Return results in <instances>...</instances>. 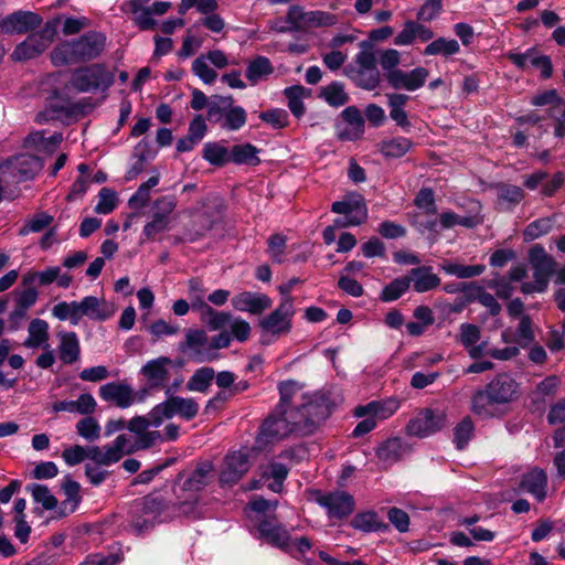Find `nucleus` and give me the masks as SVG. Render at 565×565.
<instances>
[{"label":"nucleus","mask_w":565,"mask_h":565,"mask_svg":"<svg viewBox=\"0 0 565 565\" xmlns=\"http://www.w3.org/2000/svg\"><path fill=\"white\" fill-rule=\"evenodd\" d=\"M519 394V384L508 374L497 375L471 398L472 412L483 418L500 414L501 407L513 402Z\"/></svg>","instance_id":"f257e3e1"},{"label":"nucleus","mask_w":565,"mask_h":565,"mask_svg":"<svg viewBox=\"0 0 565 565\" xmlns=\"http://www.w3.org/2000/svg\"><path fill=\"white\" fill-rule=\"evenodd\" d=\"M106 36L89 31L72 41H64L51 52V61L55 66L85 63L99 57L105 50Z\"/></svg>","instance_id":"f03ea898"},{"label":"nucleus","mask_w":565,"mask_h":565,"mask_svg":"<svg viewBox=\"0 0 565 565\" xmlns=\"http://www.w3.org/2000/svg\"><path fill=\"white\" fill-rule=\"evenodd\" d=\"M361 50L352 63L345 66L344 74L358 86L366 90L375 89L381 82L376 55L369 42H361Z\"/></svg>","instance_id":"7ed1b4c3"},{"label":"nucleus","mask_w":565,"mask_h":565,"mask_svg":"<svg viewBox=\"0 0 565 565\" xmlns=\"http://www.w3.org/2000/svg\"><path fill=\"white\" fill-rule=\"evenodd\" d=\"M330 404L322 394H311L292 408V418L296 419L299 434H312L330 415Z\"/></svg>","instance_id":"20e7f679"},{"label":"nucleus","mask_w":565,"mask_h":565,"mask_svg":"<svg viewBox=\"0 0 565 565\" xmlns=\"http://www.w3.org/2000/svg\"><path fill=\"white\" fill-rule=\"evenodd\" d=\"M207 120L227 131H237L247 120V113L242 106L234 105L232 96H213L209 103Z\"/></svg>","instance_id":"39448f33"},{"label":"nucleus","mask_w":565,"mask_h":565,"mask_svg":"<svg viewBox=\"0 0 565 565\" xmlns=\"http://www.w3.org/2000/svg\"><path fill=\"white\" fill-rule=\"evenodd\" d=\"M150 426L154 427L152 409L147 416H135L128 423L126 422V428H128L131 434H120L117 436L127 439L126 455L148 449L159 443L161 433L158 430H149L148 428Z\"/></svg>","instance_id":"423d86ee"},{"label":"nucleus","mask_w":565,"mask_h":565,"mask_svg":"<svg viewBox=\"0 0 565 565\" xmlns=\"http://www.w3.org/2000/svg\"><path fill=\"white\" fill-rule=\"evenodd\" d=\"M71 86L79 93L106 90L114 83V75L104 64H90L74 70Z\"/></svg>","instance_id":"0eeeda50"},{"label":"nucleus","mask_w":565,"mask_h":565,"mask_svg":"<svg viewBox=\"0 0 565 565\" xmlns=\"http://www.w3.org/2000/svg\"><path fill=\"white\" fill-rule=\"evenodd\" d=\"M331 211L343 215V217L334 220L335 227L358 226L367 218L365 200L358 192H350L341 201L333 202Z\"/></svg>","instance_id":"6e6552de"},{"label":"nucleus","mask_w":565,"mask_h":565,"mask_svg":"<svg viewBox=\"0 0 565 565\" xmlns=\"http://www.w3.org/2000/svg\"><path fill=\"white\" fill-rule=\"evenodd\" d=\"M287 26L279 31H303L312 28L329 26L337 23V17L324 11H303L299 6H291L286 15Z\"/></svg>","instance_id":"1a4fd4ad"},{"label":"nucleus","mask_w":565,"mask_h":565,"mask_svg":"<svg viewBox=\"0 0 565 565\" xmlns=\"http://www.w3.org/2000/svg\"><path fill=\"white\" fill-rule=\"evenodd\" d=\"M199 413V405L193 398L170 396L152 408L154 427H159L166 419L178 415L185 420L193 419Z\"/></svg>","instance_id":"9d476101"},{"label":"nucleus","mask_w":565,"mask_h":565,"mask_svg":"<svg viewBox=\"0 0 565 565\" xmlns=\"http://www.w3.org/2000/svg\"><path fill=\"white\" fill-rule=\"evenodd\" d=\"M295 312L292 298L284 297L278 307L260 320L259 327L273 335L288 334L292 328Z\"/></svg>","instance_id":"9b49d317"},{"label":"nucleus","mask_w":565,"mask_h":565,"mask_svg":"<svg viewBox=\"0 0 565 565\" xmlns=\"http://www.w3.org/2000/svg\"><path fill=\"white\" fill-rule=\"evenodd\" d=\"M54 28L46 23L41 30L31 33L23 42L18 44L12 52V60L25 61L42 54L53 42Z\"/></svg>","instance_id":"f8f14e48"},{"label":"nucleus","mask_w":565,"mask_h":565,"mask_svg":"<svg viewBox=\"0 0 565 565\" xmlns=\"http://www.w3.org/2000/svg\"><path fill=\"white\" fill-rule=\"evenodd\" d=\"M180 350L189 353L190 358L198 363L212 362L218 359L212 349L211 339L204 330L188 329L185 339L180 343Z\"/></svg>","instance_id":"ddd939ff"},{"label":"nucleus","mask_w":565,"mask_h":565,"mask_svg":"<svg viewBox=\"0 0 565 565\" xmlns=\"http://www.w3.org/2000/svg\"><path fill=\"white\" fill-rule=\"evenodd\" d=\"M316 501L327 511L331 520H341L349 516L355 507L354 498L342 490L318 492Z\"/></svg>","instance_id":"4468645a"},{"label":"nucleus","mask_w":565,"mask_h":565,"mask_svg":"<svg viewBox=\"0 0 565 565\" xmlns=\"http://www.w3.org/2000/svg\"><path fill=\"white\" fill-rule=\"evenodd\" d=\"M446 423V414L443 411L426 408L409 420L406 430L411 436L426 437L440 430Z\"/></svg>","instance_id":"2eb2a0df"},{"label":"nucleus","mask_w":565,"mask_h":565,"mask_svg":"<svg viewBox=\"0 0 565 565\" xmlns=\"http://www.w3.org/2000/svg\"><path fill=\"white\" fill-rule=\"evenodd\" d=\"M429 76L426 67L418 66L408 72L403 70L393 71L385 75L388 85L394 89L415 92L422 88Z\"/></svg>","instance_id":"dca6fc26"},{"label":"nucleus","mask_w":565,"mask_h":565,"mask_svg":"<svg viewBox=\"0 0 565 565\" xmlns=\"http://www.w3.org/2000/svg\"><path fill=\"white\" fill-rule=\"evenodd\" d=\"M291 414L292 409H279L277 415L269 416L262 425V435L280 439L291 433H299Z\"/></svg>","instance_id":"f3484780"},{"label":"nucleus","mask_w":565,"mask_h":565,"mask_svg":"<svg viewBox=\"0 0 565 565\" xmlns=\"http://www.w3.org/2000/svg\"><path fill=\"white\" fill-rule=\"evenodd\" d=\"M127 439L124 437H116L111 444L104 446L87 447V457L94 462L93 466H110L118 462L126 454Z\"/></svg>","instance_id":"a211bd4d"},{"label":"nucleus","mask_w":565,"mask_h":565,"mask_svg":"<svg viewBox=\"0 0 565 565\" xmlns=\"http://www.w3.org/2000/svg\"><path fill=\"white\" fill-rule=\"evenodd\" d=\"M40 14L32 11H15L0 22V28L4 33L24 34L38 29L42 24Z\"/></svg>","instance_id":"6ab92c4d"},{"label":"nucleus","mask_w":565,"mask_h":565,"mask_svg":"<svg viewBox=\"0 0 565 565\" xmlns=\"http://www.w3.org/2000/svg\"><path fill=\"white\" fill-rule=\"evenodd\" d=\"M98 394L103 401L122 409L130 407L136 402L135 391L125 382L106 383L99 387Z\"/></svg>","instance_id":"aec40b11"},{"label":"nucleus","mask_w":565,"mask_h":565,"mask_svg":"<svg viewBox=\"0 0 565 565\" xmlns=\"http://www.w3.org/2000/svg\"><path fill=\"white\" fill-rule=\"evenodd\" d=\"M172 364L170 358L159 356L146 362L140 369V374L151 388H160L169 381Z\"/></svg>","instance_id":"412c9836"},{"label":"nucleus","mask_w":565,"mask_h":565,"mask_svg":"<svg viewBox=\"0 0 565 565\" xmlns=\"http://www.w3.org/2000/svg\"><path fill=\"white\" fill-rule=\"evenodd\" d=\"M250 468L247 454L243 451H233L228 454L223 463L220 473V481L223 484L236 483Z\"/></svg>","instance_id":"4be33fe9"},{"label":"nucleus","mask_w":565,"mask_h":565,"mask_svg":"<svg viewBox=\"0 0 565 565\" xmlns=\"http://www.w3.org/2000/svg\"><path fill=\"white\" fill-rule=\"evenodd\" d=\"M271 305V299L262 292L242 291L232 298V306L235 310L250 315H260Z\"/></svg>","instance_id":"5701e85b"},{"label":"nucleus","mask_w":565,"mask_h":565,"mask_svg":"<svg viewBox=\"0 0 565 565\" xmlns=\"http://www.w3.org/2000/svg\"><path fill=\"white\" fill-rule=\"evenodd\" d=\"M163 508L161 500L151 497L145 498L139 509L140 514L134 519L131 524L136 532L141 533L160 522Z\"/></svg>","instance_id":"b1692460"},{"label":"nucleus","mask_w":565,"mask_h":565,"mask_svg":"<svg viewBox=\"0 0 565 565\" xmlns=\"http://www.w3.org/2000/svg\"><path fill=\"white\" fill-rule=\"evenodd\" d=\"M481 330L478 326L472 323H462L459 328L458 341L467 350L471 359H480L484 356L486 347L488 341H482Z\"/></svg>","instance_id":"393cba45"},{"label":"nucleus","mask_w":565,"mask_h":565,"mask_svg":"<svg viewBox=\"0 0 565 565\" xmlns=\"http://www.w3.org/2000/svg\"><path fill=\"white\" fill-rule=\"evenodd\" d=\"M81 315L95 321H105L111 318L116 311L115 306L104 298L86 296L79 301Z\"/></svg>","instance_id":"a878e982"},{"label":"nucleus","mask_w":565,"mask_h":565,"mask_svg":"<svg viewBox=\"0 0 565 565\" xmlns=\"http://www.w3.org/2000/svg\"><path fill=\"white\" fill-rule=\"evenodd\" d=\"M399 408V402L396 398H387L383 401H372L366 405H360L354 409V416H371L376 422L391 417Z\"/></svg>","instance_id":"bb28decb"},{"label":"nucleus","mask_w":565,"mask_h":565,"mask_svg":"<svg viewBox=\"0 0 565 565\" xmlns=\"http://www.w3.org/2000/svg\"><path fill=\"white\" fill-rule=\"evenodd\" d=\"M149 0H128L121 6V10L134 15L135 23L141 30H151L157 22L152 18L150 8L147 6Z\"/></svg>","instance_id":"cd10ccee"},{"label":"nucleus","mask_w":565,"mask_h":565,"mask_svg":"<svg viewBox=\"0 0 565 565\" xmlns=\"http://www.w3.org/2000/svg\"><path fill=\"white\" fill-rule=\"evenodd\" d=\"M49 323L45 320L40 318L31 320L28 327V338L23 345L28 349H49Z\"/></svg>","instance_id":"c85d7f7f"},{"label":"nucleus","mask_w":565,"mask_h":565,"mask_svg":"<svg viewBox=\"0 0 565 565\" xmlns=\"http://www.w3.org/2000/svg\"><path fill=\"white\" fill-rule=\"evenodd\" d=\"M547 476L542 469H533L523 475L520 489L531 493L542 502L546 498Z\"/></svg>","instance_id":"c756f323"},{"label":"nucleus","mask_w":565,"mask_h":565,"mask_svg":"<svg viewBox=\"0 0 565 565\" xmlns=\"http://www.w3.org/2000/svg\"><path fill=\"white\" fill-rule=\"evenodd\" d=\"M193 309L201 312L202 319L206 322L211 330H220L224 327H227L233 316L230 312L214 310L199 296L194 300Z\"/></svg>","instance_id":"7c9ffc66"},{"label":"nucleus","mask_w":565,"mask_h":565,"mask_svg":"<svg viewBox=\"0 0 565 565\" xmlns=\"http://www.w3.org/2000/svg\"><path fill=\"white\" fill-rule=\"evenodd\" d=\"M408 278L413 282V289L419 294L433 290L440 285V278L433 273L430 266L413 268Z\"/></svg>","instance_id":"2f4dec72"},{"label":"nucleus","mask_w":565,"mask_h":565,"mask_svg":"<svg viewBox=\"0 0 565 565\" xmlns=\"http://www.w3.org/2000/svg\"><path fill=\"white\" fill-rule=\"evenodd\" d=\"M387 106L390 108V117L397 126L407 130L411 127L408 115L405 110V106L411 99L406 94L393 93L387 94Z\"/></svg>","instance_id":"473e14b6"},{"label":"nucleus","mask_w":565,"mask_h":565,"mask_svg":"<svg viewBox=\"0 0 565 565\" xmlns=\"http://www.w3.org/2000/svg\"><path fill=\"white\" fill-rule=\"evenodd\" d=\"M60 359L65 364H73L79 359L81 345L75 332H60Z\"/></svg>","instance_id":"72a5a7b5"},{"label":"nucleus","mask_w":565,"mask_h":565,"mask_svg":"<svg viewBox=\"0 0 565 565\" xmlns=\"http://www.w3.org/2000/svg\"><path fill=\"white\" fill-rule=\"evenodd\" d=\"M280 403L279 409H292L297 405L306 399L308 394L302 392V387L295 381H287L279 385Z\"/></svg>","instance_id":"f704fd0d"},{"label":"nucleus","mask_w":565,"mask_h":565,"mask_svg":"<svg viewBox=\"0 0 565 565\" xmlns=\"http://www.w3.org/2000/svg\"><path fill=\"white\" fill-rule=\"evenodd\" d=\"M258 532L262 537H265L270 544L279 548L286 550L289 546V534L279 524L264 520L258 525Z\"/></svg>","instance_id":"c9c22d12"},{"label":"nucleus","mask_w":565,"mask_h":565,"mask_svg":"<svg viewBox=\"0 0 565 565\" xmlns=\"http://www.w3.org/2000/svg\"><path fill=\"white\" fill-rule=\"evenodd\" d=\"M351 526L365 533L379 532L387 529V524H385L374 511H365L355 514L351 520Z\"/></svg>","instance_id":"e433bc0d"},{"label":"nucleus","mask_w":565,"mask_h":565,"mask_svg":"<svg viewBox=\"0 0 565 565\" xmlns=\"http://www.w3.org/2000/svg\"><path fill=\"white\" fill-rule=\"evenodd\" d=\"M259 149L252 143L235 145L231 149L230 162L236 164L258 166L260 159L258 157Z\"/></svg>","instance_id":"4c0bfd02"},{"label":"nucleus","mask_w":565,"mask_h":565,"mask_svg":"<svg viewBox=\"0 0 565 565\" xmlns=\"http://www.w3.org/2000/svg\"><path fill=\"white\" fill-rule=\"evenodd\" d=\"M160 182V175L157 173L141 183L137 191L129 198L128 206L131 210H140L148 205L151 198V190Z\"/></svg>","instance_id":"58836bf2"},{"label":"nucleus","mask_w":565,"mask_h":565,"mask_svg":"<svg viewBox=\"0 0 565 565\" xmlns=\"http://www.w3.org/2000/svg\"><path fill=\"white\" fill-rule=\"evenodd\" d=\"M62 488L66 499L58 507V515L66 516L73 513L81 502V487L79 483L76 481L66 480Z\"/></svg>","instance_id":"ea45409f"},{"label":"nucleus","mask_w":565,"mask_h":565,"mask_svg":"<svg viewBox=\"0 0 565 565\" xmlns=\"http://www.w3.org/2000/svg\"><path fill=\"white\" fill-rule=\"evenodd\" d=\"M530 263L534 270L553 275L555 271L556 263L545 249L535 245L530 249Z\"/></svg>","instance_id":"a19ab883"},{"label":"nucleus","mask_w":565,"mask_h":565,"mask_svg":"<svg viewBox=\"0 0 565 565\" xmlns=\"http://www.w3.org/2000/svg\"><path fill=\"white\" fill-rule=\"evenodd\" d=\"M404 452V445L399 438H391L383 443L376 450L377 458L386 463L392 465L399 460Z\"/></svg>","instance_id":"79ce46f5"},{"label":"nucleus","mask_w":565,"mask_h":565,"mask_svg":"<svg viewBox=\"0 0 565 565\" xmlns=\"http://www.w3.org/2000/svg\"><path fill=\"white\" fill-rule=\"evenodd\" d=\"M52 315L60 321L68 320L76 326L82 320L79 301H61L52 308Z\"/></svg>","instance_id":"37998d69"},{"label":"nucleus","mask_w":565,"mask_h":565,"mask_svg":"<svg viewBox=\"0 0 565 565\" xmlns=\"http://www.w3.org/2000/svg\"><path fill=\"white\" fill-rule=\"evenodd\" d=\"M440 268L450 276L460 279L472 278L481 275L486 270L484 265H462L454 262H445Z\"/></svg>","instance_id":"c03bdc74"},{"label":"nucleus","mask_w":565,"mask_h":565,"mask_svg":"<svg viewBox=\"0 0 565 565\" xmlns=\"http://www.w3.org/2000/svg\"><path fill=\"white\" fill-rule=\"evenodd\" d=\"M320 97L332 107H340L349 102V95L345 93L344 85L341 82H332L322 87Z\"/></svg>","instance_id":"a18cd8bd"},{"label":"nucleus","mask_w":565,"mask_h":565,"mask_svg":"<svg viewBox=\"0 0 565 565\" xmlns=\"http://www.w3.org/2000/svg\"><path fill=\"white\" fill-rule=\"evenodd\" d=\"M459 43L454 39L438 38L424 50V55H443L445 57L459 53Z\"/></svg>","instance_id":"49530a36"},{"label":"nucleus","mask_w":565,"mask_h":565,"mask_svg":"<svg viewBox=\"0 0 565 565\" xmlns=\"http://www.w3.org/2000/svg\"><path fill=\"white\" fill-rule=\"evenodd\" d=\"M231 150L217 142H207L202 149V157L213 166L222 167L230 162Z\"/></svg>","instance_id":"de8ad7c7"},{"label":"nucleus","mask_w":565,"mask_h":565,"mask_svg":"<svg viewBox=\"0 0 565 565\" xmlns=\"http://www.w3.org/2000/svg\"><path fill=\"white\" fill-rule=\"evenodd\" d=\"M412 141L405 137H395L383 140L380 143V151L388 158H399L404 156L411 148Z\"/></svg>","instance_id":"09e8293b"},{"label":"nucleus","mask_w":565,"mask_h":565,"mask_svg":"<svg viewBox=\"0 0 565 565\" xmlns=\"http://www.w3.org/2000/svg\"><path fill=\"white\" fill-rule=\"evenodd\" d=\"M274 67L265 56H258L249 62L246 68V77L252 84H257L263 77L270 75Z\"/></svg>","instance_id":"8fccbe9b"},{"label":"nucleus","mask_w":565,"mask_h":565,"mask_svg":"<svg viewBox=\"0 0 565 565\" xmlns=\"http://www.w3.org/2000/svg\"><path fill=\"white\" fill-rule=\"evenodd\" d=\"M177 205H178V201L174 195L167 194V195L158 196L152 202L151 216L172 222L171 214L174 212Z\"/></svg>","instance_id":"3c124183"},{"label":"nucleus","mask_w":565,"mask_h":565,"mask_svg":"<svg viewBox=\"0 0 565 565\" xmlns=\"http://www.w3.org/2000/svg\"><path fill=\"white\" fill-rule=\"evenodd\" d=\"M212 465L209 462L198 466L191 476L184 481L183 488L188 491H199L209 483Z\"/></svg>","instance_id":"603ef678"},{"label":"nucleus","mask_w":565,"mask_h":565,"mask_svg":"<svg viewBox=\"0 0 565 565\" xmlns=\"http://www.w3.org/2000/svg\"><path fill=\"white\" fill-rule=\"evenodd\" d=\"M523 191L520 186L501 184L498 188V200L502 209L509 210L521 202Z\"/></svg>","instance_id":"864d4df0"},{"label":"nucleus","mask_w":565,"mask_h":565,"mask_svg":"<svg viewBox=\"0 0 565 565\" xmlns=\"http://www.w3.org/2000/svg\"><path fill=\"white\" fill-rule=\"evenodd\" d=\"M307 89L301 85H294L285 88L284 94L288 99V107L290 111L300 118L305 114L303 97L306 96Z\"/></svg>","instance_id":"5fc2aeb1"},{"label":"nucleus","mask_w":565,"mask_h":565,"mask_svg":"<svg viewBox=\"0 0 565 565\" xmlns=\"http://www.w3.org/2000/svg\"><path fill=\"white\" fill-rule=\"evenodd\" d=\"M215 376L212 367L198 369L186 383V388L192 392H205Z\"/></svg>","instance_id":"6e6d98bb"},{"label":"nucleus","mask_w":565,"mask_h":565,"mask_svg":"<svg viewBox=\"0 0 565 565\" xmlns=\"http://www.w3.org/2000/svg\"><path fill=\"white\" fill-rule=\"evenodd\" d=\"M411 286V279L408 277H399L392 280L386 285L381 294V300L391 302L402 297Z\"/></svg>","instance_id":"4d7b16f0"},{"label":"nucleus","mask_w":565,"mask_h":565,"mask_svg":"<svg viewBox=\"0 0 565 565\" xmlns=\"http://www.w3.org/2000/svg\"><path fill=\"white\" fill-rule=\"evenodd\" d=\"M26 490L31 493L33 500L40 503L45 510H52L56 508L57 500L51 493L49 488L44 484L33 483L26 487Z\"/></svg>","instance_id":"13d9d810"},{"label":"nucleus","mask_w":565,"mask_h":565,"mask_svg":"<svg viewBox=\"0 0 565 565\" xmlns=\"http://www.w3.org/2000/svg\"><path fill=\"white\" fill-rule=\"evenodd\" d=\"M170 228L171 221H164L151 216L142 228L141 242L156 241L159 234L168 232Z\"/></svg>","instance_id":"bf43d9fd"},{"label":"nucleus","mask_w":565,"mask_h":565,"mask_svg":"<svg viewBox=\"0 0 565 565\" xmlns=\"http://www.w3.org/2000/svg\"><path fill=\"white\" fill-rule=\"evenodd\" d=\"M98 201L94 207L95 213L97 214H109L111 213L118 203V198L116 192L110 188H102L98 192Z\"/></svg>","instance_id":"052dcab7"},{"label":"nucleus","mask_w":565,"mask_h":565,"mask_svg":"<svg viewBox=\"0 0 565 565\" xmlns=\"http://www.w3.org/2000/svg\"><path fill=\"white\" fill-rule=\"evenodd\" d=\"M76 433L88 441L97 440L100 436V426L92 416H85L76 423Z\"/></svg>","instance_id":"680f3d73"},{"label":"nucleus","mask_w":565,"mask_h":565,"mask_svg":"<svg viewBox=\"0 0 565 565\" xmlns=\"http://www.w3.org/2000/svg\"><path fill=\"white\" fill-rule=\"evenodd\" d=\"M475 425L470 417H465L454 429V441L458 449H463L473 436Z\"/></svg>","instance_id":"e2e57ef3"},{"label":"nucleus","mask_w":565,"mask_h":565,"mask_svg":"<svg viewBox=\"0 0 565 565\" xmlns=\"http://www.w3.org/2000/svg\"><path fill=\"white\" fill-rule=\"evenodd\" d=\"M553 227V221L550 217H543L531 222L524 230L525 241H533L547 234Z\"/></svg>","instance_id":"0e129e2a"},{"label":"nucleus","mask_w":565,"mask_h":565,"mask_svg":"<svg viewBox=\"0 0 565 565\" xmlns=\"http://www.w3.org/2000/svg\"><path fill=\"white\" fill-rule=\"evenodd\" d=\"M207 62L204 55H200L193 61L192 71L204 84H212L215 82L217 73L209 66Z\"/></svg>","instance_id":"69168bd1"},{"label":"nucleus","mask_w":565,"mask_h":565,"mask_svg":"<svg viewBox=\"0 0 565 565\" xmlns=\"http://www.w3.org/2000/svg\"><path fill=\"white\" fill-rule=\"evenodd\" d=\"M230 331H227L233 340H236L238 342H245L250 337L252 328L250 324L239 318V317H233L230 323L227 324Z\"/></svg>","instance_id":"338daca9"},{"label":"nucleus","mask_w":565,"mask_h":565,"mask_svg":"<svg viewBox=\"0 0 565 565\" xmlns=\"http://www.w3.org/2000/svg\"><path fill=\"white\" fill-rule=\"evenodd\" d=\"M516 342L522 348H526L534 341L535 334L533 331V322L529 316L521 317L519 327L516 329Z\"/></svg>","instance_id":"774afa93"}]
</instances>
